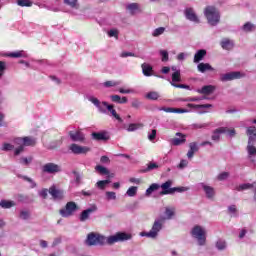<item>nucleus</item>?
<instances>
[{"mask_svg":"<svg viewBox=\"0 0 256 256\" xmlns=\"http://www.w3.org/2000/svg\"><path fill=\"white\" fill-rule=\"evenodd\" d=\"M87 245H103L105 243V237L101 235H96L95 233H90L86 240Z\"/></svg>","mask_w":256,"mask_h":256,"instance_id":"nucleus-12","label":"nucleus"},{"mask_svg":"<svg viewBox=\"0 0 256 256\" xmlns=\"http://www.w3.org/2000/svg\"><path fill=\"white\" fill-rule=\"evenodd\" d=\"M165 226V218H156L152 224L150 231L141 232V237H147L148 239H157L159 237V233L163 231V227Z\"/></svg>","mask_w":256,"mask_h":256,"instance_id":"nucleus-1","label":"nucleus"},{"mask_svg":"<svg viewBox=\"0 0 256 256\" xmlns=\"http://www.w3.org/2000/svg\"><path fill=\"white\" fill-rule=\"evenodd\" d=\"M69 150L74 153V155H85L91 151V148L87 146H79L78 144H71Z\"/></svg>","mask_w":256,"mask_h":256,"instance_id":"nucleus-14","label":"nucleus"},{"mask_svg":"<svg viewBox=\"0 0 256 256\" xmlns=\"http://www.w3.org/2000/svg\"><path fill=\"white\" fill-rule=\"evenodd\" d=\"M105 195L108 201H115V199H117V194L115 192L107 191Z\"/></svg>","mask_w":256,"mask_h":256,"instance_id":"nucleus-53","label":"nucleus"},{"mask_svg":"<svg viewBox=\"0 0 256 256\" xmlns=\"http://www.w3.org/2000/svg\"><path fill=\"white\" fill-rule=\"evenodd\" d=\"M206 55H207V50L205 49L198 50L194 55V63H200V61H203V59H205Z\"/></svg>","mask_w":256,"mask_h":256,"instance_id":"nucleus-27","label":"nucleus"},{"mask_svg":"<svg viewBox=\"0 0 256 256\" xmlns=\"http://www.w3.org/2000/svg\"><path fill=\"white\" fill-rule=\"evenodd\" d=\"M175 135L176 137L170 140L171 145H174V147H179V145L185 144V142L187 141V135L181 132H178Z\"/></svg>","mask_w":256,"mask_h":256,"instance_id":"nucleus-16","label":"nucleus"},{"mask_svg":"<svg viewBox=\"0 0 256 256\" xmlns=\"http://www.w3.org/2000/svg\"><path fill=\"white\" fill-rule=\"evenodd\" d=\"M160 95L157 91H151L146 94V99H149L150 101H157L159 99Z\"/></svg>","mask_w":256,"mask_h":256,"instance_id":"nucleus-34","label":"nucleus"},{"mask_svg":"<svg viewBox=\"0 0 256 256\" xmlns=\"http://www.w3.org/2000/svg\"><path fill=\"white\" fill-rule=\"evenodd\" d=\"M170 83H181V71H176L172 74V81Z\"/></svg>","mask_w":256,"mask_h":256,"instance_id":"nucleus-44","label":"nucleus"},{"mask_svg":"<svg viewBox=\"0 0 256 256\" xmlns=\"http://www.w3.org/2000/svg\"><path fill=\"white\" fill-rule=\"evenodd\" d=\"M70 139L72 141L78 142V143H84L85 142V134L81 131H70L68 133Z\"/></svg>","mask_w":256,"mask_h":256,"instance_id":"nucleus-19","label":"nucleus"},{"mask_svg":"<svg viewBox=\"0 0 256 256\" xmlns=\"http://www.w3.org/2000/svg\"><path fill=\"white\" fill-rule=\"evenodd\" d=\"M107 110L111 113L114 119H116L119 123H123V119L121 118V116H119V114H117V111L115 110L113 105L109 104V106H107Z\"/></svg>","mask_w":256,"mask_h":256,"instance_id":"nucleus-30","label":"nucleus"},{"mask_svg":"<svg viewBox=\"0 0 256 256\" xmlns=\"http://www.w3.org/2000/svg\"><path fill=\"white\" fill-rule=\"evenodd\" d=\"M247 152H248V158L250 159L251 163L255 162V156H256V147H255V142H253V138H248V145H247Z\"/></svg>","mask_w":256,"mask_h":256,"instance_id":"nucleus-13","label":"nucleus"},{"mask_svg":"<svg viewBox=\"0 0 256 256\" xmlns=\"http://www.w3.org/2000/svg\"><path fill=\"white\" fill-rule=\"evenodd\" d=\"M76 211H79V206H77V203L70 201L65 205L64 208L59 210V213L61 217L67 219L69 217H73Z\"/></svg>","mask_w":256,"mask_h":256,"instance_id":"nucleus-5","label":"nucleus"},{"mask_svg":"<svg viewBox=\"0 0 256 256\" xmlns=\"http://www.w3.org/2000/svg\"><path fill=\"white\" fill-rule=\"evenodd\" d=\"M223 133H227V127H219L213 130L211 136L212 141L219 143V141H221V135H223Z\"/></svg>","mask_w":256,"mask_h":256,"instance_id":"nucleus-20","label":"nucleus"},{"mask_svg":"<svg viewBox=\"0 0 256 256\" xmlns=\"http://www.w3.org/2000/svg\"><path fill=\"white\" fill-rule=\"evenodd\" d=\"M184 15L188 21H192V23H199V17H197V14L195 13V10L193 8H186L184 10Z\"/></svg>","mask_w":256,"mask_h":256,"instance_id":"nucleus-18","label":"nucleus"},{"mask_svg":"<svg viewBox=\"0 0 256 256\" xmlns=\"http://www.w3.org/2000/svg\"><path fill=\"white\" fill-rule=\"evenodd\" d=\"M18 177H19L20 179H23V181H27L28 183H30L31 189H35V187H37V183H35L34 180L31 179L30 177H28V176H23V175H18Z\"/></svg>","mask_w":256,"mask_h":256,"instance_id":"nucleus-37","label":"nucleus"},{"mask_svg":"<svg viewBox=\"0 0 256 256\" xmlns=\"http://www.w3.org/2000/svg\"><path fill=\"white\" fill-rule=\"evenodd\" d=\"M126 9L130 11L131 15H135V11H139V5L137 3L128 4Z\"/></svg>","mask_w":256,"mask_h":256,"instance_id":"nucleus-39","label":"nucleus"},{"mask_svg":"<svg viewBox=\"0 0 256 256\" xmlns=\"http://www.w3.org/2000/svg\"><path fill=\"white\" fill-rule=\"evenodd\" d=\"M160 55H161V61H163V63H167V61H169V52H167V50H160Z\"/></svg>","mask_w":256,"mask_h":256,"instance_id":"nucleus-52","label":"nucleus"},{"mask_svg":"<svg viewBox=\"0 0 256 256\" xmlns=\"http://www.w3.org/2000/svg\"><path fill=\"white\" fill-rule=\"evenodd\" d=\"M5 69H7V64L4 61H0V79L5 75Z\"/></svg>","mask_w":256,"mask_h":256,"instance_id":"nucleus-58","label":"nucleus"},{"mask_svg":"<svg viewBox=\"0 0 256 256\" xmlns=\"http://www.w3.org/2000/svg\"><path fill=\"white\" fill-rule=\"evenodd\" d=\"M203 99H207V97H189L182 99L181 101H184L185 103H197L199 101H203Z\"/></svg>","mask_w":256,"mask_h":256,"instance_id":"nucleus-35","label":"nucleus"},{"mask_svg":"<svg viewBox=\"0 0 256 256\" xmlns=\"http://www.w3.org/2000/svg\"><path fill=\"white\" fill-rule=\"evenodd\" d=\"M236 189L237 191H247L248 189H253V183L240 184Z\"/></svg>","mask_w":256,"mask_h":256,"instance_id":"nucleus-42","label":"nucleus"},{"mask_svg":"<svg viewBox=\"0 0 256 256\" xmlns=\"http://www.w3.org/2000/svg\"><path fill=\"white\" fill-rule=\"evenodd\" d=\"M49 194L52 196L54 201H62V199H65V191L58 189L55 186H51L49 188Z\"/></svg>","mask_w":256,"mask_h":256,"instance_id":"nucleus-15","label":"nucleus"},{"mask_svg":"<svg viewBox=\"0 0 256 256\" xmlns=\"http://www.w3.org/2000/svg\"><path fill=\"white\" fill-rule=\"evenodd\" d=\"M218 181H225L229 179V172H222L217 176Z\"/></svg>","mask_w":256,"mask_h":256,"instance_id":"nucleus-57","label":"nucleus"},{"mask_svg":"<svg viewBox=\"0 0 256 256\" xmlns=\"http://www.w3.org/2000/svg\"><path fill=\"white\" fill-rule=\"evenodd\" d=\"M98 208L97 205L93 204L91 205L89 208L83 210L80 215H79V221L81 223H85V221H89V219H91V215H93V213H97Z\"/></svg>","mask_w":256,"mask_h":256,"instance_id":"nucleus-9","label":"nucleus"},{"mask_svg":"<svg viewBox=\"0 0 256 256\" xmlns=\"http://www.w3.org/2000/svg\"><path fill=\"white\" fill-rule=\"evenodd\" d=\"M220 47L225 51H231L235 47V42L229 38H222L220 41Z\"/></svg>","mask_w":256,"mask_h":256,"instance_id":"nucleus-22","label":"nucleus"},{"mask_svg":"<svg viewBox=\"0 0 256 256\" xmlns=\"http://www.w3.org/2000/svg\"><path fill=\"white\" fill-rule=\"evenodd\" d=\"M245 235H247V229L242 228L238 234L239 239H245Z\"/></svg>","mask_w":256,"mask_h":256,"instance_id":"nucleus-63","label":"nucleus"},{"mask_svg":"<svg viewBox=\"0 0 256 256\" xmlns=\"http://www.w3.org/2000/svg\"><path fill=\"white\" fill-rule=\"evenodd\" d=\"M142 105H143V103L141 101H139L138 99H134L131 102V106L133 107V109H140Z\"/></svg>","mask_w":256,"mask_h":256,"instance_id":"nucleus-56","label":"nucleus"},{"mask_svg":"<svg viewBox=\"0 0 256 256\" xmlns=\"http://www.w3.org/2000/svg\"><path fill=\"white\" fill-rule=\"evenodd\" d=\"M0 207L2 209H11V207H15V201L12 200H1Z\"/></svg>","mask_w":256,"mask_h":256,"instance_id":"nucleus-32","label":"nucleus"},{"mask_svg":"<svg viewBox=\"0 0 256 256\" xmlns=\"http://www.w3.org/2000/svg\"><path fill=\"white\" fill-rule=\"evenodd\" d=\"M216 249H218V251H225V249H227V242L225 240L219 239L216 242Z\"/></svg>","mask_w":256,"mask_h":256,"instance_id":"nucleus-36","label":"nucleus"},{"mask_svg":"<svg viewBox=\"0 0 256 256\" xmlns=\"http://www.w3.org/2000/svg\"><path fill=\"white\" fill-rule=\"evenodd\" d=\"M165 216H160L159 219H164V223L166 221H171L173 217H175V208L174 207H166L164 211Z\"/></svg>","mask_w":256,"mask_h":256,"instance_id":"nucleus-23","label":"nucleus"},{"mask_svg":"<svg viewBox=\"0 0 256 256\" xmlns=\"http://www.w3.org/2000/svg\"><path fill=\"white\" fill-rule=\"evenodd\" d=\"M96 187L98 189H101L102 191L105 189V187H107V184L104 180H99L97 183H96Z\"/></svg>","mask_w":256,"mask_h":256,"instance_id":"nucleus-60","label":"nucleus"},{"mask_svg":"<svg viewBox=\"0 0 256 256\" xmlns=\"http://www.w3.org/2000/svg\"><path fill=\"white\" fill-rule=\"evenodd\" d=\"M61 171V166L53 162H48L42 166V173H47L48 175H55L61 173Z\"/></svg>","mask_w":256,"mask_h":256,"instance_id":"nucleus-7","label":"nucleus"},{"mask_svg":"<svg viewBox=\"0 0 256 256\" xmlns=\"http://www.w3.org/2000/svg\"><path fill=\"white\" fill-rule=\"evenodd\" d=\"M190 235L195 239L199 247H205L207 245V230L201 225H195L191 231Z\"/></svg>","mask_w":256,"mask_h":256,"instance_id":"nucleus-2","label":"nucleus"},{"mask_svg":"<svg viewBox=\"0 0 256 256\" xmlns=\"http://www.w3.org/2000/svg\"><path fill=\"white\" fill-rule=\"evenodd\" d=\"M246 135H248V139H252V142H255L256 139V127L250 126L246 130Z\"/></svg>","mask_w":256,"mask_h":256,"instance_id":"nucleus-31","label":"nucleus"},{"mask_svg":"<svg viewBox=\"0 0 256 256\" xmlns=\"http://www.w3.org/2000/svg\"><path fill=\"white\" fill-rule=\"evenodd\" d=\"M95 170L100 173V175H109V169L105 168L104 166L97 165Z\"/></svg>","mask_w":256,"mask_h":256,"instance_id":"nucleus-45","label":"nucleus"},{"mask_svg":"<svg viewBox=\"0 0 256 256\" xmlns=\"http://www.w3.org/2000/svg\"><path fill=\"white\" fill-rule=\"evenodd\" d=\"M170 85H172V87H176V89H189V86L185 84H177V83L170 82Z\"/></svg>","mask_w":256,"mask_h":256,"instance_id":"nucleus-61","label":"nucleus"},{"mask_svg":"<svg viewBox=\"0 0 256 256\" xmlns=\"http://www.w3.org/2000/svg\"><path fill=\"white\" fill-rule=\"evenodd\" d=\"M15 145H18V147L14 149V155L16 156L21 155V153L25 151V146L23 144H15Z\"/></svg>","mask_w":256,"mask_h":256,"instance_id":"nucleus-54","label":"nucleus"},{"mask_svg":"<svg viewBox=\"0 0 256 256\" xmlns=\"http://www.w3.org/2000/svg\"><path fill=\"white\" fill-rule=\"evenodd\" d=\"M14 145H23L24 147H35V145H37V140L29 136L23 138H15Z\"/></svg>","mask_w":256,"mask_h":256,"instance_id":"nucleus-10","label":"nucleus"},{"mask_svg":"<svg viewBox=\"0 0 256 256\" xmlns=\"http://www.w3.org/2000/svg\"><path fill=\"white\" fill-rule=\"evenodd\" d=\"M173 185V181L168 180L165 183L161 184V189L163 191L160 192V195H173V193H185V191H189L187 187H174L171 188Z\"/></svg>","mask_w":256,"mask_h":256,"instance_id":"nucleus-4","label":"nucleus"},{"mask_svg":"<svg viewBox=\"0 0 256 256\" xmlns=\"http://www.w3.org/2000/svg\"><path fill=\"white\" fill-rule=\"evenodd\" d=\"M48 193H49V190H47V189H42V190L39 192V195H40V197H43L44 199H47Z\"/></svg>","mask_w":256,"mask_h":256,"instance_id":"nucleus-64","label":"nucleus"},{"mask_svg":"<svg viewBox=\"0 0 256 256\" xmlns=\"http://www.w3.org/2000/svg\"><path fill=\"white\" fill-rule=\"evenodd\" d=\"M215 92V86L213 85H206L203 86L201 89L197 90V93H200L201 95H211V93Z\"/></svg>","mask_w":256,"mask_h":256,"instance_id":"nucleus-26","label":"nucleus"},{"mask_svg":"<svg viewBox=\"0 0 256 256\" xmlns=\"http://www.w3.org/2000/svg\"><path fill=\"white\" fill-rule=\"evenodd\" d=\"M126 195H128V197H135V195H137V186H131L127 190Z\"/></svg>","mask_w":256,"mask_h":256,"instance_id":"nucleus-49","label":"nucleus"},{"mask_svg":"<svg viewBox=\"0 0 256 256\" xmlns=\"http://www.w3.org/2000/svg\"><path fill=\"white\" fill-rule=\"evenodd\" d=\"M243 31H245L246 33H249L251 31H255V25L252 24L251 22H248V23L243 25Z\"/></svg>","mask_w":256,"mask_h":256,"instance_id":"nucleus-47","label":"nucleus"},{"mask_svg":"<svg viewBox=\"0 0 256 256\" xmlns=\"http://www.w3.org/2000/svg\"><path fill=\"white\" fill-rule=\"evenodd\" d=\"M17 5H19V7H32L33 2L30 0H18Z\"/></svg>","mask_w":256,"mask_h":256,"instance_id":"nucleus-46","label":"nucleus"},{"mask_svg":"<svg viewBox=\"0 0 256 256\" xmlns=\"http://www.w3.org/2000/svg\"><path fill=\"white\" fill-rule=\"evenodd\" d=\"M197 70L199 73H207V71H215V68H213L209 63L201 62L197 65Z\"/></svg>","mask_w":256,"mask_h":256,"instance_id":"nucleus-25","label":"nucleus"},{"mask_svg":"<svg viewBox=\"0 0 256 256\" xmlns=\"http://www.w3.org/2000/svg\"><path fill=\"white\" fill-rule=\"evenodd\" d=\"M129 239H131V234L119 232L115 235L105 238V241L108 245H114V243H119V241H129Z\"/></svg>","mask_w":256,"mask_h":256,"instance_id":"nucleus-6","label":"nucleus"},{"mask_svg":"<svg viewBox=\"0 0 256 256\" xmlns=\"http://www.w3.org/2000/svg\"><path fill=\"white\" fill-rule=\"evenodd\" d=\"M153 169H159V165H157V163H155V162H150L147 165V168L142 170L141 172L142 173H149V171H153Z\"/></svg>","mask_w":256,"mask_h":256,"instance_id":"nucleus-40","label":"nucleus"},{"mask_svg":"<svg viewBox=\"0 0 256 256\" xmlns=\"http://www.w3.org/2000/svg\"><path fill=\"white\" fill-rule=\"evenodd\" d=\"M201 188L203 189L207 199H215V188L205 184V183H200Z\"/></svg>","mask_w":256,"mask_h":256,"instance_id":"nucleus-21","label":"nucleus"},{"mask_svg":"<svg viewBox=\"0 0 256 256\" xmlns=\"http://www.w3.org/2000/svg\"><path fill=\"white\" fill-rule=\"evenodd\" d=\"M31 217V212H29L28 210H22L20 212V219H22L23 221H27V219H29Z\"/></svg>","mask_w":256,"mask_h":256,"instance_id":"nucleus-50","label":"nucleus"},{"mask_svg":"<svg viewBox=\"0 0 256 256\" xmlns=\"http://www.w3.org/2000/svg\"><path fill=\"white\" fill-rule=\"evenodd\" d=\"M33 162V157L29 156L28 158L27 157H21L19 159V163L20 165H31V163Z\"/></svg>","mask_w":256,"mask_h":256,"instance_id":"nucleus-43","label":"nucleus"},{"mask_svg":"<svg viewBox=\"0 0 256 256\" xmlns=\"http://www.w3.org/2000/svg\"><path fill=\"white\" fill-rule=\"evenodd\" d=\"M164 33H165V27H159L153 31L152 37H159V35H163Z\"/></svg>","mask_w":256,"mask_h":256,"instance_id":"nucleus-51","label":"nucleus"},{"mask_svg":"<svg viewBox=\"0 0 256 256\" xmlns=\"http://www.w3.org/2000/svg\"><path fill=\"white\" fill-rule=\"evenodd\" d=\"M228 215H230V217H239V210L236 205L228 206Z\"/></svg>","mask_w":256,"mask_h":256,"instance_id":"nucleus-33","label":"nucleus"},{"mask_svg":"<svg viewBox=\"0 0 256 256\" xmlns=\"http://www.w3.org/2000/svg\"><path fill=\"white\" fill-rule=\"evenodd\" d=\"M88 101L96 106L99 113H107V107H109V103H107L106 101L100 102L95 96H89Z\"/></svg>","mask_w":256,"mask_h":256,"instance_id":"nucleus-11","label":"nucleus"},{"mask_svg":"<svg viewBox=\"0 0 256 256\" xmlns=\"http://www.w3.org/2000/svg\"><path fill=\"white\" fill-rule=\"evenodd\" d=\"M141 67L142 73L145 75V77H151V75H153V66H151V64L143 63Z\"/></svg>","mask_w":256,"mask_h":256,"instance_id":"nucleus-28","label":"nucleus"},{"mask_svg":"<svg viewBox=\"0 0 256 256\" xmlns=\"http://www.w3.org/2000/svg\"><path fill=\"white\" fill-rule=\"evenodd\" d=\"M111 101H113V103H119L121 102V96L119 95H111L110 96Z\"/></svg>","mask_w":256,"mask_h":256,"instance_id":"nucleus-62","label":"nucleus"},{"mask_svg":"<svg viewBox=\"0 0 256 256\" xmlns=\"http://www.w3.org/2000/svg\"><path fill=\"white\" fill-rule=\"evenodd\" d=\"M108 37H115L119 39V30L116 28H112L107 32Z\"/></svg>","mask_w":256,"mask_h":256,"instance_id":"nucleus-48","label":"nucleus"},{"mask_svg":"<svg viewBox=\"0 0 256 256\" xmlns=\"http://www.w3.org/2000/svg\"><path fill=\"white\" fill-rule=\"evenodd\" d=\"M13 149H15V145L9 143H4L1 148L2 151H13Z\"/></svg>","mask_w":256,"mask_h":256,"instance_id":"nucleus-55","label":"nucleus"},{"mask_svg":"<svg viewBox=\"0 0 256 256\" xmlns=\"http://www.w3.org/2000/svg\"><path fill=\"white\" fill-rule=\"evenodd\" d=\"M7 57H12L14 59H21V58L26 59L27 53H25V51L23 50H20V51L8 53Z\"/></svg>","mask_w":256,"mask_h":256,"instance_id":"nucleus-29","label":"nucleus"},{"mask_svg":"<svg viewBox=\"0 0 256 256\" xmlns=\"http://www.w3.org/2000/svg\"><path fill=\"white\" fill-rule=\"evenodd\" d=\"M91 137L94 141H109L111 139L107 131L92 132Z\"/></svg>","mask_w":256,"mask_h":256,"instance_id":"nucleus-17","label":"nucleus"},{"mask_svg":"<svg viewBox=\"0 0 256 256\" xmlns=\"http://www.w3.org/2000/svg\"><path fill=\"white\" fill-rule=\"evenodd\" d=\"M197 151H199V145L197 144V142H192L189 144V150L187 152V157L188 159H193L195 153H197Z\"/></svg>","mask_w":256,"mask_h":256,"instance_id":"nucleus-24","label":"nucleus"},{"mask_svg":"<svg viewBox=\"0 0 256 256\" xmlns=\"http://www.w3.org/2000/svg\"><path fill=\"white\" fill-rule=\"evenodd\" d=\"M65 5H68L72 9H79L78 0H64Z\"/></svg>","mask_w":256,"mask_h":256,"instance_id":"nucleus-41","label":"nucleus"},{"mask_svg":"<svg viewBox=\"0 0 256 256\" xmlns=\"http://www.w3.org/2000/svg\"><path fill=\"white\" fill-rule=\"evenodd\" d=\"M243 75L239 71H232L224 74H220L219 81L227 83V81H235L236 79H242Z\"/></svg>","mask_w":256,"mask_h":256,"instance_id":"nucleus-8","label":"nucleus"},{"mask_svg":"<svg viewBox=\"0 0 256 256\" xmlns=\"http://www.w3.org/2000/svg\"><path fill=\"white\" fill-rule=\"evenodd\" d=\"M204 15L211 27H217L221 22V13L215 6H207L204 10Z\"/></svg>","mask_w":256,"mask_h":256,"instance_id":"nucleus-3","label":"nucleus"},{"mask_svg":"<svg viewBox=\"0 0 256 256\" xmlns=\"http://www.w3.org/2000/svg\"><path fill=\"white\" fill-rule=\"evenodd\" d=\"M161 186L157 183H153L149 186V188L146 190V195L147 197H149V195H151V193H153L154 191H157Z\"/></svg>","mask_w":256,"mask_h":256,"instance_id":"nucleus-38","label":"nucleus"},{"mask_svg":"<svg viewBox=\"0 0 256 256\" xmlns=\"http://www.w3.org/2000/svg\"><path fill=\"white\" fill-rule=\"evenodd\" d=\"M103 85L104 87H117V85H121V82L106 81Z\"/></svg>","mask_w":256,"mask_h":256,"instance_id":"nucleus-59","label":"nucleus"}]
</instances>
